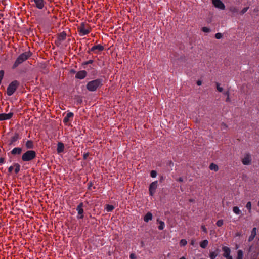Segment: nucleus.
<instances>
[{
  "label": "nucleus",
  "instance_id": "nucleus-1",
  "mask_svg": "<svg viewBox=\"0 0 259 259\" xmlns=\"http://www.w3.org/2000/svg\"><path fill=\"white\" fill-rule=\"evenodd\" d=\"M31 54L29 52H26L20 55L14 63L13 65V68H16L17 66H18L19 65L21 64L24 61L28 59L30 56Z\"/></svg>",
  "mask_w": 259,
  "mask_h": 259
},
{
  "label": "nucleus",
  "instance_id": "nucleus-2",
  "mask_svg": "<svg viewBox=\"0 0 259 259\" xmlns=\"http://www.w3.org/2000/svg\"><path fill=\"white\" fill-rule=\"evenodd\" d=\"M102 85V81L100 79H95L89 82L87 85V89L91 92L95 91L99 87Z\"/></svg>",
  "mask_w": 259,
  "mask_h": 259
},
{
  "label": "nucleus",
  "instance_id": "nucleus-3",
  "mask_svg": "<svg viewBox=\"0 0 259 259\" xmlns=\"http://www.w3.org/2000/svg\"><path fill=\"white\" fill-rule=\"evenodd\" d=\"M36 156L35 151L28 150L25 152L22 156V160L23 161H30L34 159Z\"/></svg>",
  "mask_w": 259,
  "mask_h": 259
},
{
  "label": "nucleus",
  "instance_id": "nucleus-4",
  "mask_svg": "<svg viewBox=\"0 0 259 259\" xmlns=\"http://www.w3.org/2000/svg\"><path fill=\"white\" fill-rule=\"evenodd\" d=\"M19 85V82L17 80H14L11 82L7 89V95L9 96H12L16 91Z\"/></svg>",
  "mask_w": 259,
  "mask_h": 259
},
{
  "label": "nucleus",
  "instance_id": "nucleus-5",
  "mask_svg": "<svg viewBox=\"0 0 259 259\" xmlns=\"http://www.w3.org/2000/svg\"><path fill=\"white\" fill-rule=\"evenodd\" d=\"M86 24L84 22H82L80 26L78 28V32L80 36H84L90 33V30L86 27Z\"/></svg>",
  "mask_w": 259,
  "mask_h": 259
},
{
  "label": "nucleus",
  "instance_id": "nucleus-6",
  "mask_svg": "<svg viewBox=\"0 0 259 259\" xmlns=\"http://www.w3.org/2000/svg\"><path fill=\"white\" fill-rule=\"evenodd\" d=\"M158 187V181H155L151 183L149 187V195L153 196Z\"/></svg>",
  "mask_w": 259,
  "mask_h": 259
},
{
  "label": "nucleus",
  "instance_id": "nucleus-7",
  "mask_svg": "<svg viewBox=\"0 0 259 259\" xmlns=\"http://www.w3.org/2000/svg\"><path fill=\"white\" fill-rule=\"evenodd\" d=\"M83 204L82 202L80 203L79 205L76 207V211L78 213V216L77 217L78 219H83L84 217L83 212L84 210L83 209Z\"/></svg>",
  "mask_w": 259,
  "mask_h": 259
},
{
  "label": "nucleus",
  "instance_id": "nucleus-8",
  "mask_svg": "<svg viewBox=\"0 0 259 259\" xmlns=\"http://www.w3.org/2000/svg\"><path fill=\"white\" fill-rule=\"evenodd\" d=\"M212 4L215 7L221 10H224L225 6L221 0H212Z\"/></svg>",
  "mask_w": 259,
  "mask_h": 259
},
{
  "label": "nucleus",
  "instance_id": "nucleus-9",
  "mask_svg": "<svg viewBox=\"0 0 259 259\" xmlns=\"http://www.w3.org/2000/svg\"><path fill=\"white\" fill-rule=\"evenodd\" d=\"M242 162L244 165H249L251 162V157L250 154L249 153L246 154L244 157L242 159Z\"/></svg>",
  "mask_w": 259,
  "mask_h": 259
},
{
  "label": "nucleus",
  "instance_id": "nucleus-10",
  "mask_svg": "<svg viewBox=\"0 0 259 259\" xmlns=\"http://www.w3.org/2000/svg\"><path fill=\"white\" fill-rule=\"evenodd\" d=\"M73 116H74L73 113H72L71 112H68L66 116L63 119V122L65 124H67L68 122L72 120Z\"/></svg>",
  "mask_w": 259,
  "mask_h": 259
},
{
  "label": "nucleus",
  "instance_id": "nucleus-11",
  "mask_svg": "<svg viewBox=\"0 0 259 259\" xmlns=\"http://www.w3.org/2000/svg\"><path fill=\"white\" fill-rule=\"evenodd\" d=\"M103 49V46L100 44H98L97 45L93 46L91 49V51L94 52L95 53H98L102 51Z\"/></svg>",
  "mask_w": 259,
  "mask_h": 259
},
{
  "label": "nucleus",
  "instance_id": "nucleus-12",
  "mask_svg": "<svg viewBox=\"0 0 259 259\" xmlns=\"http://www.w3.org/2000/svg\"><path fill=\"white\" fill-rule=\"evenodd\" d=\"M87 75V72L85 70H81L76 73L75 77L77 79H83Z\"/></svg>",
  "mask_w": 259,
  "mask_h": 259
},
{
  "label": "nucleus",
  "instance_id": "nucleus-13",
  "mask_svg": "<svg viewBox=\"0 0 259 259\" xmlns=\"http://www.w3.org/2000/svg\"><path fill=\"white\" fill-rule=\"evenodd\" d=\"M13 113H9L8 114L6 113H2L0 114V121L10 119L13 116Z\"/></svg>",
  "mask_w": 259,
  "mask_h": 259
},
{
  "label": "nucleus",
  "instance_id": "nucleus-14",
  "mask_svg": "<svg viewBox=\"0 0 259 259\" xmlns=\"http://www.w3.org/2000/svg\"><path fill=\"white\" fill-rule=\"evenodd\" d=\"M36 7L38 9H42L44 7L45 2L44 0H33Z\"/></svg>",
  "mask_w": 259,
  "mask_h": 259
},
{
  "label": "nucleus",
  "instance_id": "nucleus-15",
  "mask_svg": "<svg viewBox=\"0 0 259 259\" xmlns=\"http://www.w3.org/2000/svg\"><path fill=\"white\" fill-rule=\"evenodd\" d=\"M222 250L224 252L223 255L224 257H227L231 256V250L229 247L227 246H224L222 247Z\"/></svg>",
  "mask_w": 259,
  "mask_h": 259
},
{
  "label": "nucleus",
  "instance_id": "nucleus-16",
  "mask_svg": "<svg viewBox=\"0 0 259 259\" xmlns=\"http://www.w3.org/2000/svg\"><path fill=\"white\" fill-rule=\"evenodd\" d=\"M64 145L61 142H59L57 144V151L58 154L61 153L64 151Z\"/></svg>",
  "mask_w": 259,
  "mask_h": 259
},
{
  "label": "nucleus",
  "instance_id": "nucleus-17",
  "mask_svg": "<svg viewBox=\"0 0 259 259\" xmlns=\"http://www.w3.org/2000/svg\"><path fill=\"white\" fill-rule=\"evenodd\" d=\"M256 235V228L255 227L253 228L251 231V234L248 238V241H252L255 238Z\"/></svg>",
  "mask_w": 259,
  "mask_h": 259
},
{
  "label": "nucleus",
  "instance_id": "nucleus-18",
  "mask_svg": "<svg viewBox=\"0 0 259 259\" xmlns=\"http://www.w3.org/2000/svg\"><path fill=\"white\" fill-rule=\"evenodd\" d=\"M22 149L20 147H15L11 151V153L13 155H19L21 153Z\"/></svg>",
  "mask_w": 259,
  "mask_h": 259
},
{
  "label": "nucleus",
  "instance_id": "nucleus-19",
  "mask_svg": "<svg viewBox=\"0 0 259 259\" xmlns=\"http://www.w3.org/2000/svg\"><path fill=\"white\" fill-rule=\"evenodd\" d=\"M20 139L19 135L18 133H15L14 136L11 138L10 145H15V142Z\"/></svg>",
  "mask_w": 259,
  "mask_h": 259
},
{
  "label": "nucleus",
  "instance_id": "nucleus-20",
  "mask_svg": "<svg viewBox=\"0 0 259 259\" xmlns=\"http://www.w3.org/2000/svg\"><path fill=\"white\" fill-rule=\"evenodd\" d=\"M152 214L151 212H148L144 216V220L145 222H148L149 221L152 220Z\"/></svg>",
  "mask_w": 259,
  "mask_h": 259
},
{
  "label": "nucleus",
  "instance_id": "nucleus-21",
  "mask_svg": "<svg viewBox=\"0 0 259 259\" xmlns=\"http://www.w3.org/2000/svg\"><path fill=\"white\" fill-rule=\"evenodd\" d=\"M66 38V33L63 31L60 34H58L57 38L59 39V41H63Z\"/></svg>",
  "mask_w": 259,
  "mask_h": 259
},
{
  "label": "nucleus",
  "instance_id": "nucleus-22",
  "mask_svg": "<svg viewBox=\"0 0 259 259\" xmlns=\"http://www.w3.org/2000/svg\"><path fill=\"white\" fill-rule=\"evenodd\" d=\"M25 146L27 149H33L34 148L33 141L31 140H28L26 142Z\"/></svg>",
  "mask_w": 259,
  "mask_h": 259
},
{
  "label": "nucleus",
  "instance_id": "nucleus-23",
  "mask_svg": "<svg viewBox=\"0 0 259 259\" xmlns=\"http://www.w3.org/2000/svg\"><path fill=\"white\" fill-rule=\"evenodd\" d=\"M208 245V241L207 240H204L202 241L200 243V246L201 248L204 249Z\"/></svg>",
  "mask_w": 259,
  "mask_h": 259
},
{
  "label": "nucleus",
  "instance_id": "nucleus-24",
  "mask_svg": "<svg viewBox=\"0 0 259 259\" xmlns=\"http://www.w3.org/2000/svg\"><path fill=\"white\" fill-rule=\"evenodd\" d=\"M229 11L233 14L238 13L239 12V9L235 6H231L229 8Z\"/></svg>",
  "mask_w": 259,
  "mask_h": 259
},
{
  "label": "nucleus",
  "instance_id": "nucleus-25",
  "mask_svg": "<svg viewBox=\"0 0 259 259\" xmlns=\"http://www.w3.org/2000/svg\"><path fill=\"white\" fill-rule=\"evenodd\" d=\"M209 168L211 170H214V171H217L219 170L218 166L214 163H211L209 166Z\"/></svg>",
  "mask_w": 259,
  "mask_h": 259
},
{
  "label": "nucleus",
  "instance_id": "nucleus-26",
  "mask_svg": "<svg viewBox=\"0 0 259 259\" xmlns=\"http://www.w3.org/2000/svg\"><path fill=\"white\" fill-rule=\"evenodd\" d=\"M157 221L159 222V225L158 227V229L160 230H162L165 227L164 222L162 221H159L158 220H157Z\"/></svg>",
  "mask_w": 259,
  "mask_h": 259
},
{
  "label": "nucleus",
  "instance_id": "nucleus-27",
  "mask_svg": "<svg viewBox=\"0 0 259 259\" xmlns=\"http://www.w3.org/2000/svg\"><path fill=\"white\" fill-rule=\"evenodd\" d=\"M243 252L242 250H239L237 251V259H243Z\"/></svg>",
  "mask_w": 259,
  "mask_h": 259
},
{
  "label": "nucleus",
  "instance_id": "nucleus-28",
  "mask_svg": "<svg viewBox=\"0 0 259 259\" xmlns=\"http://www.w3.org/2000/svg\"><path fill=\"white\" fill-rule=\"evenodd\" d=\"M233 211L236 214H240L241 212V210L237 206H235L233 208Z\"/></svg>",
  "mask_w": 259,
  "mask_h": 259
},
{
  "label": "nucleus",
  "instance_id": "nucleus-29",
  "mask_svg": "<svg viewBox=\"0 0 259 259\" xmlns=\"http://www.w3.org/2000/svg\"><path fill=\"white\" fill-rule=\"evenodd\" d=\"M105 209L108 212L112 211L113 210V205L109 204L106 205Z\"/></svg>",
  "mask_w": 259,
  "mask_h": 259
},
{
  "label": "nucleus",
  "instance_id": "nucleus-30",
  "mask_svg": "<svg viewBox=\"0 0 259 259\" xmlns=\"http://www.w3.org/2000/svg\"><path fill=\"white\" fill-rule=\"evenodd\" d=\"M14 166L15 167V172L18 174L20 170V165L18 163H15Z\"/></svg>",
  "mask_w": 259,
  "mask_h": 259
},
{
  "label": "nucleus",
  "instance_id": "nucleus-31",
  "mask_svg": "<svg viewBox=\"0 0 259 259\" xmlns=\"http://www.w3.org/2000/svg\"><path fill=\"white\" fill-rule=\"evenodd\" d=\"M187 242L185 239H182L180 242V245L182 246H185L187 244Z\"/></svg>",
  "mask_w": 259,
  "mask_h": 259
},
{
  "label": "nucleus",
  "instance_id": "nucleus-32",
  "mask_svg": "<svg viewBox=\"0 0 259 259\" xmlns=\"http://www.w3.org/2000/svg\"><path fill=\"white\" fill-rule=\"evenodd\" d=\"M223 220H219L217 223H216V225L218 226V227H221L223 225Z\"/></svg>",
  "mask_w": 259,
  "mask_h": 259
},
{
  "label": "nucleus",
  "instance_id": "nucleus-33",
  "mask_svg": "<svg viewBox=\"0 0 259 259\" xmlns=\"http://www.w3.org/2000/svg\"><path fill=\"white\" fill-rule=\"evenodd\" d=\"M157 176V172L155 170H152L150 172V176L152 178H155Z\"/></svg>",
  "mask_w": 259,
  "mask_h": 259
},
{
  "label": "nucleus",
  "instance_id": "nucleus-34",
  "mask_svg": "<svg viewBox=\"0 0 259 259\" xmlns=\"http://www.w3.org/2000/svg\"><path fill=\"white\" fill-rule=\"evenodd\" d=\"M246 208L249 210V211L251 210V202H248L246 205Z\"/></svg>",
  "mask_w": 259,
  "mask_h": 259
},
{
  "label": "nucleus",
  "instance_id": "nucleus-35",
  "mask_svg": "<svg viewBox=\"0 0 259 259\" xmlns=\"http://www.w3.org/2000/svg\"><path fill=\"white\" fill-rule=\"evenodd\" d=\"M248 8H249V7H245V8H244L241 10V11L240 12V14H241V15H243V14H244V13H245L247 12V11L248 10Z\"/></svg>",
  "mask_w": 259,
  "mask_h": 259
},
{
  "label": "nucleus",
  "instance_id": "nucleus-36",
  "mask_svg": "<svg viewBox=\"0 0 259 259\" xmlns=\"http://www.w3.org/2000/svg\"><path fill=\"white\" fill-rule=\"evenodd\" d=\"M202 30L204 32L208 33L210 32V29L207 27H202Z\"/></svg>",
  "mask_w": 259,
  "mask_h": 259
},
{
  "label": "nucleus",
  "instance_id": "nucleus-37",
  "mask_svg": "<svg viewBox=\"0 0 259 259\" xmlns=\"http://www.w3.org/2000/svg\"><path fill=\"white\" fill-rule=\"evenodd\" d=\"M222 34L221 33H217L215 35V37L217 39H221L222 37Z\"/></svg>",
  "mask_w": 259,
  "mask_h": 259
},
{
  "label": "nucleus",
  "instance_id": "nucleus-38",
  "mask_svg": "<svg viewBox=\"0 0 259 259\" xmlns=\"http://www.w3.org/2000/svg\"><path fill=\"white\" fill-rule=\"evenodd\" d=\"M217 89L218 91L220 92H222L223 90V88L220 87V84L218 83H217Z\"/></svg>",
  "mask_w": 259,
  "mask_h": 259
},
{
  "label": "nucleus",
  "instance_id": "nucleus-39",
  "mask_svg": "<svg viewBox=\"0 0 259 259\" xmlns=\"http://www.w3.org/2000/svg\"><path fill=\"white\" fill-rule=\"evenodd\" d=\"M89 156V153L88 152L84 153V154L83 155V159H84V160L87 159Z\"/></svg>",
  "mask_w": 259,
  "mask_h": 259
},
{
  "label": "nucleus",
  "instance_id": "nucleus-40",
  "mask_svg": "<svg viewBox=\"0 0 259 259\" xmlns=\"http://www.w3.org/2000/svg\"><path fill=\"white\" fill-rule=\"evenodd\" d=\"M201 229L202 230V231L204 232V233H207V229L205 227V226L204 225H202L201 226Z\"/></svg>",
  "mask_w": 259,
  "mask_h": 259
},
{
  "label": "nucleus",
  "instance_id": "nucleus-41",
  "mask_svg": "<svg viewBox=\"0 0 259 259\" xmlns=\"http://www.w3.org/2000/svg\"><path fill=\"white\" fill-rule=\"evenodd\" d=\"M61 42H62V41H59V39H58V38H57V39L55 40V42L56 45L57 46H60V44H61Z\"/></svg>",
  "mask_w": 259,
  "mask_h": 259
},
{
  "label": "nucleus",
  "instance_id": "nucleus-42",
  "mask_svg": "<svg viewBox=\"0 0 259 259\" xmlns=\"http://www.w3.org/2000/svg\"><path fill=\"white\" fill-rule=\"evenodd\" d=\"M130 257L131 259H135L136 258V256L135 254L132 253L130 254Z\"/></svg>",
  "mask_w": 259,
  "mask_h": 259
},
{
  "label": "nucleus",
  "instance_id": "nucleus-43",
  "mask_svg": "<svg viewBox=\"0 0 259 259\" xmlns=\"http://www.w3.org/2000/svg\"><path fill=\"white\" fill-rule=\"evenodd\" d=\"M13 170V166H11L9 167L8 168V171L9 172L11 173Z\"/></svg>",
  "mask_w": 259,
  "mask_h": 259
},
{
  "label": "nucleus",
  "instance_id": "nucleus-44",
  "mask_svg": "<svg viewBox=\"0 0 259 259\" xmlns=\"http://www.w3.org/2000/svg\"><path fill=\"white\" fill-rule=\"evenodd\" d=\"M4 162H5L4 158H3V157L0 158V164H2L4 163Z\"/></svg>",
  "mask_w": 259,
  "mask_h": 259
},
{
  "label": "nucleus",
  "instance_id": "nucleus-45",
  "mask_svg": "<svg viewBox=\"0 0 259 259\" xmlns=\"http://www.w3.org/2000/svg\"><path fill=\"white\" fill-rule=\"evenodd\" d=\"M195 240L193 239L191 241L190 244L192 246H194L195 244Z\"/></svg>",
  "mask_w": 259,
  "mask_h": 259
},
{
  "label": "nucleus",
  "instance_id": "nucleus-46",
  "mask_svg": "<svg viewBox=\"0 0 259 259\" xmlns=\"http://www.w3.org/2000/svg\"><path fill=\"white\" fill-rule=\"evenodd\" d=\"M93 61L92 60H89V61H87L85 64H89L93 63Z\"/></svg>",
  "mask_w": 259,
  "mask_h": 259
},
{
  "label": "nucleus",
  "instance_id": "nucleus-47",
  "mask_svg": "<svg viewBox=\"0 0 259 259\" xmlns=\"http://www.w3.org/2000/svg\"><path fill=\"white\" fill-rule=\"evenodd\" d=\"M223 94L226 96H229V92L228 91L224 92Z\"/></svg>",
  "mask_w": 259,
  "mask_h": 259
},
{
  "label": "nucleus",
  "instance_id": "nucleus-48",
  "mask_svg": "<svg viewBox=\"0 0 259 259\" xmlns=\"http://www.w3.org/2000/svg\"><path fill=\"white\" fill-rule=\"evenodd\" d=\"M178 181L180 182H182L183 181V179L182 178V177H180L178 179Z\"/></svg>",
  "mask_w": 259,
  "mask_h": 259
},
{
  "label": "nucleus",
  "instance_id": "nucleus-49",
  "mask_svg": "<svg viewBox=\"0 0 259 259\" xmlns=\"http://www.w3.org/2000/svg\"><path fill=\"white\" fill-rule=\"evenodd\" d=\"M197 84L198 85H201V81H200V80L198 81L197 82Z\"/></svg>",
  "mask_w": 259,
  "mask_h": 259
},
{
  "label": "nucleus",
  "instance_id": "nucleus-50",
  "mask_svg": "<svg viewBox=\"0 0 259 259\" xmlns=\"http://www.w3.org/2000/svg\"><path fill=\"white\" fill-rule=\"evenodd\" d=\"M226 102H229L230 101L229 96H227V98H226Z\"/></svg>",
  "mask_w": 259,
  "mask_h": 259
},
{
  "label": "nucleus",
  "instance_id": "nucleus-51",
  "mask_svg": "<svg viewBox=\"0 0 259 259\" xmlns=\"http://www.w3.org/2000/svg\"><path fill=\"white\" fill-rule=\"evenodd\" d=\"M226 259H233V257L232 256H229V257H226Z\"/></svg>",
  "mask_w": 259,
  "mask_h": 259
},
{
  "label": "nucleus",
  "instance_id": "nucleus-52",
  "mask_svg": "<svg viewBox=\"0 0 259 259\" xmlns=\"http://www.w3.org/2000/svg\"><path fill=\"white\" fill-rule=\"evenodd\" d=\"M3 16V15L2 14L0 13V19H1Z\"/></svg>",
  "mask_w": 259,
  "mask_h": 259
},
{
  "label": "nucleus",
  "instance_id": "nucleus-53",
  "mask_svg": "<svg viewBox=\"0 0 259 259\" xmlns=\"http://www.w3.org/2000/svg\"><path fill=\"white\" fill-rule=\"evenodd\" d=\"M180 259H186L184 257H182Z\"/></svg>",
  "mask_w": 259,
  "mask_h": 259
},
{
  "label": "nucleus",
  "instance_id": "nucleus-54",
  "mask_svg": "<svg viewBox=\"0 0 259 259\" xmlns=\"http://www.w3.org/2000/svg\"><path fill=\"white\" fill-rule=\"evenodd\" d=\"M190 201H191V202H193V200L192 199H190Z\"/></svg>",
  "mask_w": 259,
  "mask_h": 259
},
{
  "label": "nucleus",
  "instance_id": "nucleus-55",
  "mask_svg": "<svg viewBox=\"0 0 259 259\" xmlns=\"http://www.w3.org/2000/svg\"><path fill=\"white\" fill-rule=\"evenodd\" d=\"M257 205L259 207V200H258V203H257Z\"/></svg>",
  "mask_w": 259,
  "mask_h": 259
}]
</instances>
